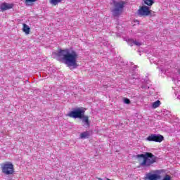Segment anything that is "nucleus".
Instances as JSON below:
<instances>
[{
  "label": "nucleus",
  "instance_id": "obj_13",
  "mask_svg": "<svg viewBox=\"0 0 180 180\" xmlns=\"http://www.w3.org/2000/svg\"><path fill=\"white\" fill-rule=\"evenodd\" d=\"M89 137V132L86 131L80 134V139H88Z\"/></svg>",
  "mask_w": 180,
  "mask_h": 180
},
{
  "label": "nucleus",
  "instance_id": "obj_1",
  "mask_svg": "<svg viewBox=\"0 0 180 180\" xmlns=\"http://www.w3.org/2000/svg\"><path fill=\"white\" fill-rule=\"evenodd\" d=\"M59 61H62L69 68L75 69L78 67V63L77 60H78V53L75 51H70V49H60L56 53Z\"/></svg>",
  "mask_w": 180,
  "mask_h": 180
},
{
  "label": "nucleus",
  "instance_id": "obj_6",
  "mask_svg": "<svg viewBox=\"0 0 180 180\" xmlns=\"http://www.w3.org/2000/svg\"><path fill=\"white\" fill-rule=\"evenodd\" d=\"M138 16L146 18V16H150L151 15V10L147 6H142L139 7L137 11Z\"/></svg>",
  "mask_w": 180,
  "mask_h": 180
},
{
  "label": "nucleus",
  "instance_id": "obj_11",
  "mask_svg": "<svg viewBox=\"0 0 180 180\" xmlns=\"http://www.w3.org/2000/svg\"><path fill=\"white\" fill-rule=\"evenodd\" d=\"M22 32L25 33V34H30V28L29 27V25L23 23L22 24Z\"/></svg>",
  "mask_w": 180,
  "mask_h": 180
},
{
  "label": "nucleus",
  "instance_id": "obj_5",
  "mask_svg": "<svg viewBox=\"0 0 180 180\" xmlns=\"http://www.w3.org/2000/svg\"><path fill=\"white\" fill-rule=\"evenodd\" d=\"M84 115H85V110L81 108H77L76 110L70 112L67 116L72 117L73 119H82Z\"/></svg>",
  "mask_w": 180,
  "mask_h": 180
},
{
  "label": "nucleus",
  "instance_id": "obj_20",
  "mask_svg": "<svg viewBox=\"0 0 180 180\" xmlns=\"http://www.w3.org/2000/svg\"><path fill=\"white\" fill-rule=\"evenodd\" d=\"M134 44H135V46H141V43L134 40Z\"/></svg>",
  "mask_w": 180,
  "mask_h": 180
},
{
  "label": "nucleus",
  "instance_id": "obj_18",
  "mask_svg": "<svg viewBox=\"0 0 180 180\" xmlns=\"http://www.w3.org/2000/svg\"><path fill=\"white\" fill-rule=\"evenodd\" d=\"M162 180H172V179H171V176H169V175H168V174H166V175L164 176L163 179H162Z\"/></svg>",
  "mask_w": 180,
  "mask_h": 180
},
{
  "label": "nucleus",
  "instance_id": "obj_15",
  "mask_svg": "<svg viewBox=\"0 0 180 180\" xmlns=\"http://www.w3.org/2000/svg\"><path fill=\"white\" fill-rule=\"evenodd\" d=\"M144 4L147 5L148 6H153L154 4V0H143Z\"/></svg>",
  "mask_w": 180,
  "mask_h": 180
},
{
  "label": "nucleus",
  "instance_id": "obj_14",
  "mask_svg": "<svg viewBox=\"0 0 180 180\" xmlns=\"http://www.w3.org/2000/svg\"><path fill=\"white\" fill-rule=\"evenodd\" d=\"M160 105H161V101L160 100H158L157 101L154 102L152 105V108L153 109H157V108L160 107Z\"/></svg>",
  "mask_w": 180,
  "mask_h": 180
},
{
  "label": "nucleus",
  "instance_id": "obj_19",
  "mask_svg": "<svg viewBox=\"0 0 180 180\" xmlns=\"http://www.w3.org/2000/svg\"><path fill=\"white\" fill-rule=\"evenodd\" d=\"M124 102L127 105H130V99H129V98H124Z\"/></svg>",
  "mask_w": 180,
  "mask_h": 180
},
{
  "label": "nucleus",
  "instance_id": "obj_12",
  "mask_svg": "<svg viewBox=\"0 0 180 180\" xmlns=\"http://www.w3.org/2000/svg\"><path fill=\"white\" fill-rule=\"evenodd\" d=\"M61 2H63V0H49V3L51 5H53V6H56V5L61 4Z\"/></svg>",
  "mask_w": 180,
  "mask_h": 180
},
{
  "label": "nucleus",
  "instance_id": "obj_4",
  "mask_svg": "<svg viewBox=\"0 0 180 180\" xmlns=\"http://www.w3.org/2000/svg\"><path fill=\"white\" fill-rule=\"evenodd\" d=\"M2 174L4 175H13L15 174V167L11 162H6L1 165Z\"/></svg>",
  "mask_w": 180,
  "mask_h": 180
},
{
  "label": "nucleus",
  "instance_id": "obj_22",
  "mask_svg": "<svg viewBox=\"0 0 180 180\" xmlns=\"http://www.w3.org/2000/svg\"><path fill=\"white\" fill-rule=\"evenodd\" d=\"M98 180H102V179H101V178H98Z\"/></svg>",
  "mask_w": 180,
  "mask_h": 180
},
{
  "label": "nucleus",
  "instance_id": "obj_17",
  "mask_svg": "<svg viewBox=\"0 0 180 180\" xmlns=\"http://www.w3.org/2000/svg\"><path fill=\"white\" fill-rule=\"evenodd\" d=\"M127 41V44L131 46V47L133 46V44L134 43V40L133 39H129Z\"/></svg>",
  "mask_w": 180,
  "mask_h": 180
},
{
  "label": "nucleus",
  "instance_id": "obj_16",
  "mask_svg": "<svg viewBox=\"0 0 180 180\" xmlns=\"http://www.w3.org/2000/svg\"><path fill=\"white\" fill-rule=\"evenodd\" d=\"M25 5L30 6V5H33V2H36L37 0H24Z\"/></svg>",
  "mask_w": 180,
  "mask_h": 180
},
{
  "label": "nucleus",
  "instance_id": "obj_21",
  "mask_svg": "<svg viewBox=\"0 0 180 180\" xmlns=\"http://www.w3.org/2000/svg\"><path fill=\"white\" fill-rule=\"evenodd\" d=\"M178 72H179V75H180V69L178 70Z\"/></svg>",
  "mask_w": 180,
  "mask_h": 180
},
{
  "label": "nucleus",
  "instance_id": "obj_10",
  "mask_svg": "<svg viewBox=\"0 0 180 180\" xmlns=\"http://www.w3.org/2000/svg\"><path fill=\"white\" fill-rule=\"evenodd\" d=\"M82 122L83 123L85 124V125L87 127H89V126H91V124L89 122V117L88 116H85L83 115V117H82Z\"/></svg>",
  "mask_w": 180,
  "mask_h": 180
},
{
  "label": "nucleus",
  "instance_id": "obj_9",
  "mask_svg": "<svg viewBox=\"0 0 180 180\" xmlns=\"http://www.w3.org/2000/svg\"><path fill=\"white\" fill-rule=\"evenodd\" d=\"M12 8H13V4L4 2L1 4L0 11L1 12H5V11H9V9H12Z\"/></svg>",
  "mask_w": 180,
  "mask_h": 180
},
{
  "label": "nucleus",
  "instance_id": "obj_3",
  "mask_svg": "<svg viewBox=\"0 0 180 180\" xmlns=\"http://www.w3.org/2000/svg\"><path fill=\"white\" fill-rule=\"evenodd\" d=\"M112 4L114 5V9L112 10V15L116 18L120 16L123 13V9L124 8V5H126V1H116L112 0Z\"/></svg>",
  "mask_w": 180,
  "mask_h": 180
},
{
  "label": "nucleus",
  "instance_id": "obj_2",
  "mask_svg": "<svg viewBox=\"0 0 180 180\" xmlns=\"http://www.w3.org/2000/svg\"><path fill=\"white\" fill-rule=\"evenodd\" d=\"M136 158L139 165L144 168H149L157 162V157L150 152L136 155Z\"/></svg>",
  "mask_w": 180,
  "mask_h": 180
},
{
  "label": "nucleus",
  "instance_id": "obj_8",
  "mask_svg": "<svg viewBox=\"0 0 180 180\" xmlns=\"http://www.w3.org/2000/svg\"><path fill=\"white\" fill-rule=\"evenodd\" d=\"M146 139L148 141H155V143H161L164 141V136L161 134H152L148 136Z\"/></svg>",
  "mask_w": 180,
  "mask_h": 180
},
{
  "label": "nucleus",
  "instance_id": "obj_7",
  "mask_svg": "<svg viewBox=\"0 0 180 180\" xmlns=\"http://www.w3.org/2000/svg\"><path fill=\"white\" fill-rule=\"evenodd\" d=\"M160 172L159 170H155L153 172V174L149 172L146 174L145 180H160L161 179V176L160 175Z\"/></svg>",
  "mask_w": 180,
  "mask_h": 180
}]
</instances>
